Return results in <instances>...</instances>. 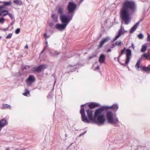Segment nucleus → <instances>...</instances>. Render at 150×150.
<instances>
[{"instance_id": "nucleus-1", "label": "nucleus", "mask_w": 150, "mask_h": 150, "mask_svg": "<svg viewBox=\"0 0 150 150\" xmlns=\"http://www.w3.org/2000/svg\"><path fill=\"white\" fill-rule=\"evenodd\" d=\"M135 2L132 0H125L123 2L120 12V17L125 23L128 24L131 19L130 12H134L136 10Z\"/></svg>"}, {"instance_id": "nucleus-2", "label": "nucleus", "mask_w": 150, "mask_h": 150, "mask_svg": "<svg viewBox=\"0 0 150 150\" xmlns=\"http://www.w3.org/2000/svg\"><path fill=\"white\" fill-rule=\"evenodd\" d=\"M106 117L108 122L110 123L116 124L118 122V120L117 118H113V113L111 111H108L107 112Z\"/></svg>"}, {"instance_id": "nucleus-3", "label": "nucleus", "mask_w": 150, "mask_h": 150, "mask_svg": "<svg viewBox=\"0 0 150 150\" xmlns=\"http://www.w3.org/2000/svg\"><path fill=\"white\" fill-rule=\"evenodd\" d=\"M72 17V15H66L62 14L60 16V20L63 23L67 24V25L71 20Z\"/></svg>"}, {"instance_id": "nucleus-4", "label": "nucleus", "mask_w": 150, "mask_h": 150, "mask_svg": "<svg viewBox=\"0 0 150 150\" xmlns=\"http://www.w3.org/2000/svg\"><path fill=\"white\" fill-rule=\"evenodd\" d=\"M109 107L106 106H103L100 108L96 110L94 112V116L95 117H98V116L103 113V111L105 110H107L109 108Z\"/></svg>"}, {"instance_id": "nucleus-5", "label": "nucleus", "mask_w": 150, "mask_h": 150, "mask_svg": "<svg viewBox=\"0 0 150 150\" xmlns=\"http://www.w3.org/2000/svg\"><path fill=\"white\" fill-rule=\"evenodd\" d=\"M85 105H81L80 113L81 115V118L82 121L88 123L89 122L87 117L85 115L84 109V107Z\"/></svg>"}, {"instance_id": "nucleus-6", "label": "nucleus", "mask_w": 150, "mask_h": 150, "mask_svg": "<svg viewBox=\"0 0 150 150\" xmlns=\"http://www.w3.org/2000/svg\"><path fill=\"white\" fill-rule=\"evenodd\" d=\"M76 8V4L74 2H70L68 5L67 9L69 13H73Z\"/></svg>"}, {"instance_id": "nucleus-7", "label": "nucleus", "mask_w": 150, "mask_h": 150, "mask_svg": "<svg viewBox=\"0 0 150 150\" xmlns=\"http://www.w3.org/2000/svg\"><path fill=\"white\" fill-rule=\"evenodd\" d=\"M126 58L125 63L122 64H121L124 66H126V64H127L130 60V57L131 55V51L129 49H127L126 50Z\"/></svg>"}, {"instance_id": "nucleus-8", "label": "nucleus", "mask_w": 150, "mask_h": 150, "mask_svg": "<svg viewBox=\"0 0 150 150\" xmlns=\"http://www.w3.org/2000/svg\"><path fill=\"white\" fill-rule=\"evenodd\" d=\"M127 31L125 30L124 27L122 25H121L120 28L118 31V33L117 35H116L115 38L114 39L113 41H115L117 40L120 36L121 34H123L124 33L126 32Z\"/></svg>"}, {"instance_id": "nucleus-9", "label": "nucleus", "mask_w": 150, "mask_h": 150, "mask_svg": "<svg viewBox=\"0 0 150 150\" xmlns=\"http://www.w3.org/2000/svg\"><path fill=\"white\" fill-rule=\"evenodd\" d=\"M97 117L98 123L102 125H103L104 123L105 119L104 115L102 114Z\"/></svg>"}, {"instance_id": "nucleus-10", "label": "nucleus", "mask_w": 150, "mask_h": 150, "mask_svg": "<svg viewBox=\"0 0 150 150\" xmlns=\"http://www.w3.org/2000/svg\"><path fill=\"white\" fill-rule=\"evenodd\" d=\"M67 26V24L64 23H57L56 24L55 27L56 29L59 30L63 31L65 29Z\"/></svg>"}, {"instance_id": "nucleus-11", "label": "nucleus", "mask_w": 150, "mask_h": 150, "mask_svg": "<svg viewBox=\"0 0 150 150\" xmlns=\"http://www.w3.org/2000/svg\"><path fill=\"white\" fill-rule=\"evenodd\" d=\"M87 114L88 118L90 120L94 121L95 119L93 116V111L92 110H88L86 111Z\"/></svg>"}, {"instance_id": "nucleus-12", "label": "nucleus", "mask_w": 150, "mask_h": 150, "mask_svg": "<svg viewBox=\"0 0 150 150\" xmlns=\"http://www.w3.org/2000/svg\"><path fill=\"white\" fill-rule=\"evenodd\" d=\"M35 81V79L34 76L32 75H30L28 78L26 80V82L27 84H30Z\"/></svg>"}, {"instance_id": "nucleus-13", "label": "nucleus", "mask_w": 150, "mask_h": 150, "mask_svg": "<svg viewBox=\"0 0 150 150\" xmlns=\"http://www.w3.org/2000/svg\"><path fill=\"white\" fill-rule=\"evenodd\" d=\"M45 67V65H41L38 67H34L33 71L34 72H40Z\"/></svg>"}, {"instance_id": "nucleus-14", "label": "nucleus", "mask_w": 150, "mask_h": 150, "mask_svg": "<svg viewBox=\"0 0 150 150\" xmlns=\"http://www.w3.org/2000/svg\"><path fill=\"white\" fill-rule=\"evenodd\" d=\"M109 38L106 37L105 38L103 39L100 41V45H99V48L102 47L104 44L109 40Z\"/></svg>"}, {"instance_id": "nucleus-15", "label": "nucleus", "mask_w": 150, "mask_h": 150, "mask_svg": "<svg viewBox=\"0 0 150 150\" xmlns=\"http://www.w3.org/2000/svg\"><path fill=\"white\" fill-rule=\"evenodd\" d=\"M99 104L97 103L92 102L90 103L88 105L89 108L93 109L96 107L99 106Z\"/></svg>"}, {"instance_id": "nucleus-16", "label": "nucleus", "mask_w": 150, "mask_h": 150, "mask_svg": "<svg viewBox=\"0 0 150 150\" xmlns=\"http://www.w3.org/2000/svg\"><path fill=\"white\" fill-rule=\"evenodd\" d=\"M149 56L150 54L149 53H144L141 55V57L139 59H141V61L142 59H148L149 58Z\"/></svg>"}, {"instance_id": "nucleus-17", "label": "nucleus", "mask_w": 150, "mask_h": 150, "mask_svg": "<svg viewBox=\"0 0 150 150\" xmlns=\"http://www.w3.org/2000/svg\"><path fill=\"white\" fill-rule=\"evenodd\" d=\"M140 22L139 21L136 24H135L131 28L130 30V33H133L135 30L137 29L139 25Z\"/></svg>"}, {"instance_id": "nucleus-18", "label": "nucleus", "mask_w": 150, "mask_h": 150, "mask_svg": "<svg viewBox=\"0 0 150 150\" xmlns=\"http://www.w3.org/2000/svg\"><path fill=\"white\" fill-rule=\"evenodd\" d=\"M105 60V55L103 54H101L99 58V61L100 63H103Z\"/></svg>"}, {"instance_id": "nucleus-19", "label": "nucleus", "mask_w": 150, "mask_h": 150, "mask_svg": "<svg viewBox=\"0 0 150 150\" xmlns=\"http://www.w3.org/2000/svg\"><path fill=\"white\" fill-rule=\"evenodd\" d=\"M8 12L6 10H4L1 11L0 13V16H4L8 14Z\"/></svg>"}, {"instance_id": "nucleus-20", "label": "nucleus", "mask_w": 150, "mask_h": 150, "mask_svg": "<svg viewBox=\"0 0 150 150\" xmlns=\"http://www.w3.org/2000/svg\"><path fill=\"white\" fill-rule=\"evenodd\" d=\"M140 68L141 69H142L143 71L147 72L149 71H150V68L148 67L141 66Z\"/></svg>"}, {"instance_id": "nucleus-21", "label": "nucleus", "mask_w": 150, "mask_h": 150, "mask_svg": "<svg viewBox=\"0 0 150 150\" xmlns=\"http://www.w3.org/2000/svg\"><path fill=\"white\" fill-rule=\"evenodd\" d=\"M23 95L25 96H28L30 95V91L27 89H25V92L23 93Z\"/></svg>"}, {"instance_id": "nucleus-22", "label": "nucleus", "mask_w": 150, "mask_h": 150, "mask_svg": "<svg viewBox=\"0 0 150 150\" xmlns=\"http://www.w3.org/2000/svg\"><path fill=\"white\" fill-rule=\"evenodd\" d=\"M142 61L141 59H139L137 62V63L136 64L135 67L137 68V69H138L140 67V63Z\"/></svg>"}, {"instance_id": "nucleus-23", "label": "nucleus", "mask_w": 150, "mask_h": 150, "mask_svg": "<svg viewBox=\"0 0 150 150\" xmlns=\"http://www.w3.org/2000/svg\"><path fill=\"white\" fill-rule=\"evenodd\" d=\"M58 13L60 14H62L63 12V8L61 6H60L59 7L58 11Z\"/></svg>"}, {"instance_id": "nucleus-24", "label": "nucleus", "mask_w": 150, "mask_h": 150, "mask_svg": "<svg viewBox=\"0 0 150 150\" xmlns=\"http://www.w3.org/2000/svg\"><path fill=\"white\" fill-rule=\"evenodd\" d=\"M52 18H53L55 21L57 22V16H55V14H52Z\"/></svg>"}, {"instance_id": "nucleus-25", "label": "nucleus", "mask_w": 150, "mask_h": 150, "mask_svg": "<svg viewBox=\"0 0 150 150\" xmlns=\"http://www.w3.org/2000/svg\"><path fill=\"white\" fill-rule=\"evenodd\" d=\"M13 2L16 4H19L20 5L22 4L21 1L19 0H14Z\"/></svg>"}, {"instance_id": "nucleus-26", "label": "nucleus", "mask_w": 150, "mask_h": 150, "mask_svg": "<svg viewBox=\"0 0 150 150\" xmlns=\"http://www.w3.org/2000/svg\"><path fill=\"white\" fill-rule=\"evenodd\" d=\"M147 47L146 46H142V49H141V51L142 52H144L146 50Z\"/></svg>"}, {"instance_id": "nucleus-27", "label": "nucleus", "mask_w": 150, "mask_h": 150, "mask_svg": "<svg viewBox=\"0 0 150 150\" xmlns=\"http://www.w3.org/2000/svg\"><path fill=\"white\" fill-rule=\"evenodd\" d=\"M122 45V42L121 41H116L115 43V46H120Z\"/></svg>"}, {"instance_id": "nucleus-28", "label": "nucleus", "mask_w": 150, "mask_h": 150, "mask_svg": "<svg viewBox=\"0 0 150 150\" xmlns=\"http://www.w3.org/2000/svg\"><path fill=\"white\" fill-rule=\"evenodd\" d=\"M4 4V6H8L10 5L11 2V1H9V2H2Z\"/></svg>"}, {"instance_id": "nucleus-29", "label": "nucleus", "mask_w": 150, "mask_h": 150, "mask_svg": "<svg viewBox=\"0 0 150 150\" xmlns=\"http://www.w3.org/2000/svg\"><path fill=\"white\" fill-rule=\"evenodd\" d=\"M111 108L116 110H117L118 109V106L117 105H114L111 107Z\"/></svg>"}, {"instance_id": "nucleus-30", "label": "nucleus", "mask_w": 150, "mask_h": 150, "mask_svg": "<svg viewBox=\"0 0 150 150\" xmlns=\"http://www.w3.org/2000/svg\"><path fill=\"white\" fill-rule=\"evenodd\" d=\"M138 37L139 39H142L144 38L143 35L141 33L138 35Z\"/></svg>"}, {"instance_id": "nucleus-31", "label": "nucleus", "mask_w": 150, "mask_h": 150, "mask_svg": "<svg viewBox=\"0 0 150 150\" xmlns=\"http://www.w3.org/2000/svg\"><path fill=\"white\" fill-rule=\"evenodd\" d=\"M125 50H126V48L124 47L122 50H121V51L120 54L119 56H121L122 54H123L124 53Z\"/></svg>"}, {"instance_id": "nucleus-32", "label": "nucleus", "mask_w": 150, "mask_h": 150, "mask_svg": "<svg viewBox=\"0 0 150 150\" xmlns=\"http://www.w3.org/2000/svg\"><path fill=\"white\" fill-rule=\"evenodd\" d=\"M44 35L45 39H46L47 38H49L50 37V35H47L46 33H44Z\"/></svg>"}, {"instance_id": "nucleus-33", "label": "nucleus", "mask_w": 150, "mask_h": 150, "mask_svg": "<svg viewBox=\"0 0 150 150\" xmlns=\"http://www.w3.org/2000/svg\"><path fill=\"white\" fill-rule=\"evenodd\" d=\"M4 18H0V23H3L4 22Z\"/></svg>"}, {"instance_id": "nucleus-34", "label": "nucleus", "mask_w": 150, "mask_h": 150, "mask_svg": "<svg viewBox=\"0 0 150 150\" xmlns=\"http://www.w3.org/2000/svg\"><path fill=\"white\" fill-rule=\"evenodd\" d=\"M148 36L147 38V41L148 42H150V35L149 33L147 34Z\"/></svg>"}, {"instance_id": "nucleus-35", "label": "nucleus", "mask_w": 150, "mask_h": 150, "mask_svg": "<svg viewBox=\"0 0 150 150\" xmlns=\"http://www.w3.org/2000/svg\"><path fill=\"white\" fill-rule=\"evenodd\" d=\"M12 36V33H9L8 35L6 37V38H11Z\"/></svg>"}, {"instance_id": "nucleus-36", "label": "nucleus", "mask_w": 150, "mask_h": 150, "mask_svg": "<svg viewBox=\"0 0 150 150\" xmlns=\"http://www.w3.org/2000/svg\"><path fill=\"white\" fill-rule=\"evenodd\" d=\"M20 30L19 28H17L16 30L15 33L17 34H18L20 32Z\"/></svg>"}, {"instance_id": "nucleus-37", "label": "nucleus", "mask_w": 150, "mask_h": 150, "mask_svg": "<svg viewBox=\"0 0 150 150\" xmlns=\"http://www.w3.org/2000/svg\"><path fill=\"white\" fill-rule=\"evenodd\" d=\"M8 15L9 16V17L11 18V19H12L13 17V14L11 13H8Z\"/></svg>"}, {"instance_id": "nucleus-38", "label": "nucleus", "mask_w": 150, "mask_h": 150, "mask_svg": "<svg viewBox=\"0 0 150 150\" xmlns=\"http://www.w3.org/2000/svg\"><path fill=\"white\" fill-rule=\"evenodd\" d=\"M4 7L3 6H0V13L1 11V10L2 8Z\"/></svg>"}, {"instance_id": "nucleus-39", "label": "nucleus", "mask_w": 150, "mask_h": 150, "mask_svg": "<svg viewBox=\"0 0 150 150\" xmlns=\"http://www.w3.org/2000/svg\"><path fill=\"white\" fill-rule=\"evenodd\" d=\"M112 46L111 47L112 48H113L115 46V43L114 44H112Z\"/></svg>"}, {"instance_id": "nucleus-40", "label": "nucleus", "mask_w": 150, "mask_h": 150, "mask_svg": "<svg viewBox=\"0 0 150 150\" xmlns=\"http://www.w3.org/2000/svg\"><path fill=\"white\" fill-rule=\"evenodd\" d=\"M111 51V50L110 49H108L107 50V52H110Z\"/></svg>"}, {"instance_id": "nucleus-41", "label": "nucleus", "mask_w": 150, "mask_h": 150, "mask_svg": "<svg viewBox=\"0 0 150 150\" xmlns=\"http://www.w3.org/2000/svg\"><path fill=\"white\" fill-rule=\"evenodd\" d=\"M47 47V46H45L44 47V49L43 50V51H45V50H46V48Z\"/></svg>"}, {"instance_id": "nucleus-42", "label": "nucleus", "mask_w": 150, "mask_h": 150, "mask_svg": "<svg viewBox=\"0 0 150 150\" xmlns=\"http://www.w3.org/2000/svg\"><path fill=\"white\" fill-rule=\"evenodd\" d=\"M4 107L7 108L8 107V105L7 104H5L4 106Z\"/></svg>"}, {"instance_id": "nucleus-43", "label": "nucleus", "mask_w": 150, "mask_h": 150, "mask_svg": "<svg viewBox=\"0 0 150 150\" xmlns=\"http://www.w3.org/2000/svg\"><path fill=\"white\" fill-rule=\"evenodd\" d=\"M86 132H83V133H82L80 135V136H81L82 135H83V134H85Z\"/></svg>"}, {"instance_id": "nucleus-44", "label": "nucleus", "mask_w": 150, "mask_h": 150, "mask_svg": "<svg viewBox=\"0 0 150 150\" xmlns=\"http://www.w3.org/2000/svg\"><path fill=\"white\" fill-rule=\"evenodd\" d=\"M25 48H28V46L27 45L26 46H25Z\"/></svg>"}, {"instance_id": "nucleus-45", "label": "nucleus", "mask_w": 150, "mask_h": 150, "mask_svg": "<svg viewBox=\"0 0 150 150\" xmlns=\"http://www.w3.org/2000/svg\"><path fill=\"white\" fill-rule=\"evenodd\" d=\"M44 51H43V50L41 52V53H40L41 54H42V53H43V52Z\"/></svg>"}, {"instance_id": "nucleus-46", "label": "nucleus", "mask_w": 150, "mask_h": 150, "mask_svg": "<svg viewBox=\"0 0 150 150\" xmlns=\"http://www.w3.org/2000/svg\"><path fill=\"white\" fill-rule=\"evenodd\" d=\"M9 148H7L6 149V150H9Z\"/></svg>"}, {"instance_id": "nucleus-47", "label": "nucleus", "mask_w": 150, "mask_h": 150, "mask_svg": "<svg viewBox=\"0 0 150 150\" xmlns=\"http://www.w3.org/2000/svg\"><path fill=\"white\" fill-rule=\"evenodd\" d=\"M132 47L134 49V45L133 44H132Z\"/></svg>"}, {"instance_id": "nucleus-48", "label": "nucleus", "mask_w": 150, "mask_h": 150, "mask_svg": "<svg viewBox=\"0 0 150 150\" xmlns=\"http://www.w3.org/2000/svg\"><path fill=\"white\" fill-rule=\"evenodd\" d=\"M45 43H46V44H47V41Z\"/></svg>"}, {"instance_id": "nucleus-49", "label": "nucleus", "mask_w": 150, "mask_h": 150, "mask_svg": "<svg viewBox=\"0 0 150 150\" xmlns=\"http://www.w3.org/2000/svg\"><path fill=\"white\" fill-rule=\"evenodd\" d=\"M149 60H150V56H149Z\"/></svg>"}, {"instance_id": "nucleus-50", "label": "nucleus", "mask_w": 150, "mask_h": 150, "mask_svg": "<svg viewBox=\"0 0 150 150\" xmlns=\"http://www.w3.org/2000/svg\"><path fill=\"white\" fill-rule=\"evenodd\" d=\"M92 58V57H90V58Z\"/></svg>"}]
</instances>
